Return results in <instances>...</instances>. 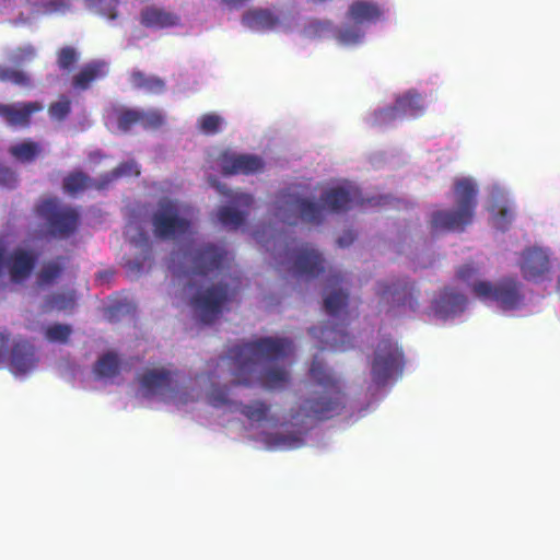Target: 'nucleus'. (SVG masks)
I'll use <instances>...</instances> for the list:
<instances>
[{
    "instance_id": "1",
    "label": "nucleus",
    "mask_w": 560,
    "mask_h": 560,
    "mask_svg": "<svg viewBox=\"0 0 560 560\" xmlns=\"http://www.w3.org/2000/svg\"><path fill=\"white\" fill-rule=\"evenodd\" d=\"M292 341L288 338L261 337L229 348L224 359L234 376L233 384L266 389H282L290 383V373L283 366H267L258 371L260 362H275L289 357Z\"/></svg>"
},
{
    "instance_id": "2",
    "label": "nucleus",
    "mask_w": 560,
    "mask_h": 560,
    "mask_svg": "<svg viewBox=\"0 0 560 560\" xmlns=\"http://www.w3.org/2000/svg\"><path fill=\"white\" fill-rule=\"evenodd\" d=\"M312 378L322 387L320 392L304 399L292 418L305 417L327 420L342 412L345 408L343 394L339 381L324 362L315 358L311 364Z\"/></svg>"
},
{
    "instance_id": "3",
    "label": "nucleus",
    "mask_w": 560,
    "mask_h": 560,
    "mask_svg": "<svg viewBox=\"0 0 560 560\" xmlns=\"http://www.w3.org/2000/svg\"><path fill=\"white\" fill-rule=\"evenodd\" d=\"M477 187L471 178L463 177L454 182V210H438L431 214L432 232H463L472 223L477 208Z\"/></svg>"
},
{
    "instance_id": "4",
    "label": "nucleus",
    "mask_w": 560,
    "mask_h": 560,
    "mask_svg": "<svg viewBox=\"0 0 560 560\" xmlns=\"http://www.w3.org/2000/svg\"><path fill=\"white\" fill-rule=\"evenodd\" d=\"M35 213L44 222L49 236L55 238H67L79 228L80 213L71 206L65 205L57 197L40 199Z\"/></svg>"
},
{
    "instance_id": "5",
    "label": "nucleus",
    "mask_w": 560,
    "mask_h": 560,
    "mask_svg": "<svg viewBox=\"0 0 560 560\" xmlns=\"http://www.w3.org/2000/svg\"><path fill=\"white\" fill-rule=\"evenodd\" d=\"M234 296L235 290L228 283L218 282L197 290L191 298V305L200 322L210 325L229 310Z\"/></svg>"
},
{
    "instance_id": "6",
    "label": "nucleus",
    "mask_w": 560,
    "mask_h": 560,
    "mask_svg": "<svg viewBox=\"0 0 560 560\" xmlns=\"http://www.w3.org/2000/svg\"><path fill=\"white\" fill-rule=\"evenodd\" d=\"M405 365L402 350L392 338L381 339L371 361V377L375 385L384 386L401 375Z\"/></svg>"
},
{
    "instance_id": "7",
    "label": "nucleus",
    "mask_w": 560,
    "mask_h": 560,
    "mask_svg": "<svg viewBox=\"0 0 560 560\" xmlns=\"http://www.w3.org/2000/svg\"><path fill=\"white\" fill-rule=\"evenodd\" d=\"M472 292L483 300L494 301L503 311H513L524 304L523 284L513 277H504L497 283L478 281L472 284Z\"/></svg>"
},
{
    "instance_id": "8",
    "label": "nucleus",
    "mask_w": 560,
    "mask_h": 560,
    "mask_svg": "<svg viewBox=\"0 0 560 560\" xmlns=\"http://www.w3.org/2000/svg\"><path fill=\"white\" fill-rule=\"evenodd\" d=\"M377 294L381 299L387 300L393 307L405 308L415 312L419 307L420 291L415 282L407 278L396 279L390 282H380Z\"/></svg>"
},
{
    "instance_id": "9",
    "label": "nucleus",
    "mask_w": 560,
    "mask_h": 560,
    "mask_svg": "<svg viewBox=\"0 0 560 560\" xmlns=\"http://www.w3.org/2000/svg\"><path fill=\"white\" fill-rule=\"evenodd\" d=\"M208 400L213 407L229 406L232 411L240 412L249 422H262L268 419L270 405L262 400H255L250 404L232 401L229 399L228 386H214L208 394Z\"/></svg>"
},
{
    "instance_id": "10",
    "label": "nucleus",
    "mask_w": 560,
    "mask_h": 560,
    "mask_svg": "<svg viewBox=\"0 0 560 560\" xmlns=\"http://www.w3.org/2000/svg\"><path fill=\"white\" fill-rule=\"evenodd\" d=\"M241 23L246 28L258 33L280 32L290 28L288 16L275 8H250L243 13Z\"/></svg>"
},
{
    "instance_id": "11",
    "label": "nucleus",
    "mask_w": 560,
    "mask_h": 560,
    "mask_svg": "<svg viewBox=\"0 0 560 560\" xmlns=\"http://www.w3.org/2000/svg\"><path fill=\"white\" fill-rule=\"evenodd\" d=\"M229 261V252L223 245L206 243L197 247L191 256L194 275L208 277L221 271Z\"/></svg>"
},
{
    "instance_id": "12",
    "label": "nucleus",
    "mask_w": 560,
    "mask_h": 560,
    "mask_svg": "<svg viewBox=\"0 0 560 560\" xmlns=\"http://www.w3.org/2000/svg\"><path fill=\"white\" fill-rule=\"evenodd\" d=\"M423 112L422 96L417 91L410 90L398 96L393 106L374 112V122L376 125L389 124L406 116H421Z\"/></svg>"
},
{
    "instance_id": "13",
    "label": "nucleus",
    "mask_w": 560,
    "mask_h": 560,
    "mask_svg": "<svg viewBox=\"0 0 560 560\" xmlns=\"http://www.w3.org/2000/svg\"><path fill=\"white\" fill-rule=\"evenodd\" d=\"M291 269L296 277L314 279L325 272L326 260L316 248L304 244L294 250Z\"/></svg>"
},
{
    "instance_id": "14",
    "label": "nucleus",
    "mask_w": 560,
    "mask_h": 560,
    "mask_svg": "<svg viewBox=\"0 0 560 560\" xmlns=\"http://www.w3.org/2000/svg\"><path fill=\"white\" fill-rule=\"evenodd\" d=\"M165 124V116L159 109L122 108L117 117L118 128L127 132L135 126L145 130L160 129Z\"/></svg>"
},
{
    "instance_id": "15",
    "label": "nucleus",
    "mask_w": 560,
    "mask_h": 560,
    "mask_svg": "<svg viewBox=\"0 0 560 560\" xmlns=\"http://www.w3.org/2000/svg\"><path fill=\"white\" fill-rule=\"evenodd\" d=\"M219 165L225 176L253 175L264 170L265 162L258 155L224 151L219 156Z\"/></svg>"
},
{
    "instance_id": "16",
    "label": "nucleus",
    "mask_w": 560,
    "mask_h": 560,
    "mask_svg": "<svg viewBox=\"0 0 560 560\" xmlns=\"http://www.w3.org/2000/svg\"><path fill=\"white\" fill-rule=\"evenodd\" d=\"M518 266L525 280L540 282L550 271L549 254L539 247H528L523 250Z\"/></svg>"
},
{
    "instance_id": "17",
    "label": "nucleus",
    "mask_w": 560,
    "mask_h": 560,
    "mask_svg": "<svg viewBox=\"0 0 560 560\" xmlns=\"http://www.w3.org/2000/svg\"><path fill=\"white\" fill-rule=\"evenodd\" d=\"M231 202L245 210H236L231 206H222L217 211L218 221L225 228L237 230L241 228L247 217V209L254 203V197L250 194L236 192L231 197Z\"/></svg>"
},
{
    "instance_id": "18",
    "label": "nucleus",
    "mask_w": 560,
    "mask_h": 560,
    "mask_svg": "<svg viewBox=\"0 0 560 560\" xmlns=\"http://www.w3.org/2000/svg\"><path fill=\"white\" fill-rule=\"evenodd\" d=\"M153 234L160 240L175 238V201L161 200L152 215Z\"/></svg>"
},
{
    "instance_id": "19",
    "label": "nucleus",
    "mask_w": 560,
    "mask_h": 560,
    "mask_svg": "<svg viewBox=\"0 0 560 560\" xmlns=\"http://www.w3.org/2000/svg\"><path fill=\"white\" fill-rule=\"evenodd\" d=\"M44 108L40 102H22L15 104H0V117L11 127H27L33 114Z\"/></svg>"
},
{
    "instance_id": "20",
    "label": "nucleus",
    "mask_w": 560,
    "mask_h": 560,
    "mask_svg": "<svg viewBox=\"0 0 560 560\" xmlns=\"http://www.w3.org/2000/svg\"><path fill=\"white\" fill-rule=\"evenodd\" d=\"M384 8L371 0H354L350 3L346 16L355 24L369 25L383 20Z\"/></svg>"
},
{
    "instance_id": "21",
    "label": "nucleus",
    "mask_w": 560,
    "mask_h": 560,
    "mask_svg": "<svg viewBox=\"0 0 560 560\" xmlns=\"http://www.w3.org/2000/svg\"><path fill=\"white\" fill-rule=\"evenodd\" d=\"M142 395L147 398L164 395L171 386L172 375L165 369L147 370L138 377Z\"/></svg>"
},
{
    "instance_id": "22",
    "label": "nucleus",
    "mask_w": 560,
    "mask_h": 560,
    "mask_svg": "<svg viewBox=\"0 0 560 560\" xmlns=\"http://www.w3.org/2000/svg\"><path fill=\"white\" fill-rule=\"evenodd\" d=\"M466 306V298L464 294L454 289H444L439 299L433 301L432 310L440 318H448L462 313Z\"/></svg>"
},
{
    "instance_id": "23",
    "label": "nucleus",
    "mask_w": 560,
    "mask_h": 560,
    "mask_svg": "<svg viewBox=\"0 0 560 560\" xmlns=\"http://www.w3.org/2000/svg\"><path fill=\"white\" fill-rule=\"evenodd\" d=\"M285 205L290 211L296 213V218L303 222L320 224L323 221V207L317 202L296 195H289Z\"/></svg>"
},
{
    "instance_id": "24",
    "label": "nucleus",
    "mask_w": 560,
    "mask_h": 560,
    "mask_svg": "<svg viewBox=\"0 0 560 560\" xmlns=\"http://www.w3.org/2000/svg\"><path fill=\"white\" fill-rule=\"evenodd\" d=\"M342 282L343 277L340 272L330 273L327 278V288L331 291L324 298V307L330 316H337L347 306L348 293L341 288L337 289Z\"/></svg>"
},
{
    "instance_id": "25",
    "label": "nucleus",
    "mask_w": 560,
    "mask_h": 560,
    "mask_svg": "<svg viewBox=\"0 0 560 560\" xmlns=\"http://www.w3.org/2000/svg\"><path fill=\"white\" fill-rule=\"evenodd\" d=\"M37 363L34 347L27 341L16 342L10 354V368L15 374H24L32 371Z\"/></svg>"
},
{
    "instance_id": "26",
    "label": "nucleus",
    "mask_w": 560,
    "mask_h": 560,
    "mask_svg": "<svg viewBox=\"0 0 560 560\" xmlns=\"http://www.w3.org/2000/svg\"><path fill=\"white\" fill-rule=\"evenodd\" d=\"M355 197V191L343 187H332L322 194L320 201L328 211L341 213L351 208Z\"/></svg>"
},
{
    "instance_id": "27",
    "label": "nucleus",
    "mask_w": 560,
    "mask_h": 560,
    "mask_svg": "<svg viewBox=\"0 0 560 560\" xmlns=\"http://www.w3.org/2000/svg\"><path fill=\"white\" fill-rule=\"evenodd\" d=\"M108 68L104 61L95 60L84 65L72 78V86L79 91H85L92 83L107 75Z\"/></svg>"
},
{
    "instance_id": "28",
    "label": "nucleus",
    "mask_w": 560,
    "mask_h": 560,
    "mask_svg": "<svg viewBox=\"0 0 560 560\" xmlns=\"http://www.w3.org/2000/svg\"><path fill=\"white\" fill-rule=\"evenodd\" d=\"M101 177L93 179L82 171H74L69 173L62 180V188L69 195H78L86 189L104 190L100 188Z\"/></svg>"
},
{
    "instance_id": "29",
    "label": "nucleus",
    "mask_w": 560,
    "mask_h": 560,
    "mask_svg": "<svg viewBox=\"0 0 560 560\" xmlns=\"http://www.w3.org/2000/svg\"><path fill=\"white\" fill-rule=\"evenodd\" d=\"M121 361L114 351L102 354L93 365V373L97 378H114L120 373Z\"/></svg>"
},
{
    "instance_id": "30",
    "label": "nucleus",
    "mask_w": 560,
    "mask_h": 560,
    "mask_svg": "<svg viewBox=\"0 0 560 560\" xmlns=\"http://www.w3.org/2000/svg\"><path fill=\"white\" fill-rule=\"evenodd\" d=\"M133 89L142 90L149 94H161L165 91V82L156 75H147L140 70H133L129 77Z\"/></svg>"
},
{
    "instance_id": "31",
    "label": "nucleus",
    "mask_w": 560,
    "mask_h": 560,
    "mask_svg": "<svg viewBox=\"0 0 560 560\" xmlns=\"http://www.w3.org/2000/svg\"><path fill=\"white\" fill-rule=\"evenodd\" d=\"M140 170L139 165L133 161H126L117 165L110 172H107L101 175V183L98 185L100 188H107L113 182L129 176H139Z\"/></svg>"
},
{
    "instance_id": "32",
    "label": "nucleus",
    "mask_w": 560,
    "mask_h": 560,
    "mask_svg": "<svg viewBox=\"0 0 560 560\" xmlns=\"http://www.w3.org/2000/svg\"><path fill=\"white\" fill-rule=\"evenodd\" d=\"M75 305V292L73 290L56 292L46 296L43 304L44 312L54 310L66 311L71 310Z\"/></svg>"
},
{
    "instance_id": "33",
    "label": "nucleus",
    "mask_w": 560,
    "mask_h": 560,
    "mask_svg": "<svg viewBox=\"0 0 560 560\" xmlns=\"http://www.w3.org/2000/svg\"><path fill=\"white\" fill-rule=\"evenodd\" d=\"M364 35L362 26L353 23L352 25L336 27L334 37L339 45L350 47L361 44Z\"/></svg>"
},
{
    "instance_id": "34",
    "label": "nucleus",
    "mask_w": 560,
    "mask_h": 560,
    "mask_svg": "<svg viewBox=\"0 0 560 560\" xmlns=\"http://www.w3.org/2000/svg\"><path fill=\"white\" fill-rule=\"evenodd\" d=\"M141 23L147 27L163 28L173 24V15L158 8H147L141 13Z\"/></svg>"
},
{
    "instance_id": "35",
    "label": "nucleus",
    "mask_w": 560,
    "mask_h": 560,
    "mask_svg": "<svg viewBox=\"0 0 560 560\" xmlns=\"http://www.w3.org/2000/svg\"><path fill=\"white\" fill-rule=\"evenodd\" d=\"M336 26L330 20H311L303 30L305 37L310 39L325 38L335 35Z\"/></svg>"
},
{
    "instance_id": "36",
    "label": "nucleus",
    "mask_w": 560,
    "mask_h": 560,
    "mask_svg": "<svg viewBox=\"0 0 560 560\" xmlns=\"http://www.w3.org/2000/svg\"><path fill=\"white\" fill-rule=\"evenodd\" d=\"M72 110L71 100L67 95H60L56 102H52L48 106V115L51 120L63 121L68 118Z\"/></svg>"
},
{
    "instance_id": "37",
    "label": "nucleus",
    "mask_w": 560,
    "mask_h": 560,
    "mask_svg": "<svg viewBox=\"0 0 560 560\" xmlns=\"http://www.w3.org/2000/svg\"><path fill=\"white\" fill-rule=\"evenodd\" d=\"M224 122L223 117L215 113H207L199 117L197 126L201 133L206 136H213L221 131Z\"/></svg>"
},
{
    "instance_id": "38",
    "label": "nucleus",
    "mask_w": 560,
    "mask_h": 560,
    "mask_svg": "<svg viewBox=\"0 0 560 560\" xmlns=\"http://www.w3.org/2000/svg\"><path fill=\"white\" fill-rule=\"evenodd\" d=\"M10 153L19 161L31 162L39 153V145L33 141H25L10 148Z\"/></svg>"
},
{
    "instance_id": "39",
    "label": "nucleus",
    "mask_w": 560,
    "mask_h": 560,
    "mask_svg": "<svg viewBox=\"0 0 560 560\" xmlns=\"http://www.w3.org/2000/svg\"><path fill=\"white\" fill-rule=\"evenodd\" d=\"M63 266L58 261H48L40 269L37 276L38 285H49L55 282L62 273Z\"/></svg>"
},
{
    "instance_id": "40",
    "label": "nucleus",
    "mask_w": 560,
    "mask_h": 560,
    "mask_svg": "<svg viewBox=\"0 0 560 560\" xmlns=\"http://www.w3.org/2000/svg\"><path fill=\"white\" fill-rule=\"evenodd\" d=\"M72 334V328L68 324L55 323L45 329V338L49 342L67 343Z\"/></svg>"
},
{
    "instance_id": "41",
    "label": "nucleus",
    "mask_w": 560,
    "mask_h": 560,
    "mask_svg": "<svg viewBox=\"0 0 560 560\" xmlns=\"http://www.w3.org/2000/svg\"><path fill=\"white\" fill-rule=\"evenodd\" d=\"M89 7L100 15L115 20L118 16V0H86Z\"/></svg>"
},
{
    "instance_id": "42",
    "label": "nucleus",
    "mask_w": 560,
    "mask_h": 560,
    "mask_svg": "<svg viewBox=\"0 0 560 560\" xmlns=\"http://www.w3.org/2000/svg\"><path fill=\"white\" fill-rule=\"evenodd\" d=\"M0 81H10L20 86L31 84V80L25 72L5 67H0Z\"/></svg>"
},
{
    "instance_id": "43",
    "label": "nucleus",
    "mask_w": 560,
    "mask_h": 560,
    "mask_svg": "<svg viewBox=\"0 0 560 560\" xmlns=\"http://www.w3.org/2000/svg\"><path fill=\"white\" fill-rule=\"evenodd\" d=\"M78 61V54L73 47H62L57 54V65L61 70H70Z\"/></svg>"
},
{
    "instance_id": "44",
    "label": "nucleus",
    "mask_w": 560,
    "mask_h": 560,
    "mask_svg": "<svg viewBox=\"0 0 560 560\" xmlns=\"http://www.w3.org/2000/svg\"><path fill=\"white\" fill-rule=\"evenodd\" d=\"M514 219V211L509 207H503L499 210L498 214L493 219V225L501 231L509 229L510 224Z\"/></svg>"
},
{
    "instance_id": "45",
    "label": "nucleus",
    "mask_w": 560,
    "mask_h": 560,
    "mask_svg": "<svg viewBox=\"0 0 560 560\" xmlns=\"http://www.w3.org/2000/svg\"><path fill=\"white\" fill-rule=\"evenodd\" d=\"M16 185L15 173L7 166L0 165V186L12 188Z\"/></svg>"
},
{
    "instance_id": "46",
    "label": "nucleus",
    "mask_w": 560,
    "mask_h": 560,
    "mask_svg": "<svg viewBox=\"0 0 560 560\" xmlns=\"http://www.w3.org/2000/svg\"><path fill=\"white\" fill-rule=\"evenodd\" d=\"M332 332H334L335 335H340V337H341L342 339L340 340V345H339L338 339H337L336 337H334V338H332L331 347H332V348H340V349H342V350H343V349H345V348H343V343H345V340H343V339L348 337V335H347V334H342L341 331H338V330H335V329H328V328H326V327H325V328H323V329H320V335H322L323 337H325V336H327V337H328V335H329V334H332Z\"/></svg>"
},
{
    "instance_id": "47",
    "label": "nucleus",
    "mask_w": 560,
    "mask_h": 560,
    "mask_svg": "<svg viewBox=\"0 0 560 560\" xmlns=\"http://www.w3.org/2000/svg\"><path fill=\"white\" fill-rule=\"evenodd\" d=\"M476 273L477 269L472 265L466 264L458 269L457 277L464 281H469Z\"/></svg>"
},
{
    "instance_id": "48",
    "label": "nucleus",
    "mask_w": 560,
    "mask_h": 560,
    "mask_svg": "<svg viewBox=\"0 0 560 560\" xmlns=\"http://www.w3.org/2000/svg\"><path fill=\"white\" fill-rule=\"evenodd\" d=\"M9 351V335L0 332V363L3 362Z\"/></svg>"
},
{
    "instance_id": "49",
    "label": "nucleus",
    "mask_w": 560,
    "mask_h": 560,
    "mask_svg": "<svg viewBox=\"0 0 560 560\" xmlns=\"http://www.w3.org/2000/svg\"><path fill=\"white\" fill-rule=\"evenodd\" d=\"M50 11H59L63 9H69L70 0H52L48 4Z\"/></svg>"
},
{
    "instance_id": "50",
    "label": "nucleus",
    "mask_w": 560,
    "mask_h": 560,
    "mask_svg": "<svg viewBox=\"0 0 560 560\" xmlns=\"http://www.w3.org/2000/svg\"><path fill=\"white\" fill-rule=\"evenodd\" d=\"M354 241V235L352 232L345 233L341 237L338 238V244L340 247L349 246Z\"/></svg>"
},
{
    "instance_id": "51",
    "label": "nucleus",
    "mask_w": 560,
    "mask_h": 560,
    "mask_svg": "<svg viewBox=\"0 0 560 560\" xmlns=\"http://www.w3.org/2000/svg\"><path fill=\"white\" fill-rule=\"evenodd\" d=\"M189 223L177 214V237L188 229Z\"/></svg>"
},
{
    "instance_id": "52",
    "label": "nucleus",
    "mask_w": 560,
    "mask_h": 560,
    "mask_svg": "<svg viewBox=\"0 0 560 560\" xmlns=\"http://www.w3.org/2000/svg\"><path fill=\"white\" fill-rule=\"evenodd\" d=\"M128 265H129L131 268H136L138 272H140V271H141V269H142L141 264H139V262H132V261H129V264H128Z\"/></svg>"
},
{
    "instance_id": "53",
    "label": "nucleus",
    "mask_w": 560,
    "mask_h": 560,
    "mask_svg": "<svg viewBox=\"0 0 560 560\" xmlns=\"http://www.w3.org/2000/svg\"><path fill=\"white\" fill-rule=\"evenodd\" d=\"M317 330L318 329L316 327H313V328L310 329V332L313 334L314 336H317V334H318Z\"/></svg>"
},
{
    "instance_id": "54",
    "label": "nucleus",
    "mask_w": 560,
    "mask_h": 560,
    "mask_svg": "<svg viewBox=\"0 0 560 560\" xmlns=\"http://www.w3.org/2000/svg\"><path fill=\"white\" fill-rule=\"evenodd\" d=\"M284 220H285V221H288V222H289V224H292V225L296 223V221H295V220H294V221H291V220H290V217H287Z\"/></svg>"
}]
</instances>
